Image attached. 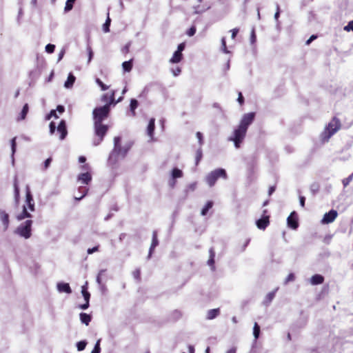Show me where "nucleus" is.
I'll return each mask as SVG.
<instances>
[{"label": "nucleus", "instance_id": "20e7f679", "mask_svg": "<svg viewBox=\"0 0 353 353\" xmlns=\"http://www.w3.org/2000/svg\"><path fill=\"white\" fill-rule=\"evenodd\" d=\"M247 130H248L246 128L240 126L239 125L238 128L236 130H234V136L233 137H231L230 140L234 141V145L236 148H239L240 147V144L241 143V142L243 141L245 137Z\"/></svg>", "mask_w": 353, "mask_h": 353}, {"label": "nucleus", "instance_id": "39448f33", "mask_svg": "<svg viewBox=\"0 0 353 353\" xmlns=\"http://www.w3.org/2000/svg\"><path fill=\"white\" fill-rule=\"evenodd\" d=\"M32 221L27 220L24 223L20 225L17 229V233L25 239H28L31 236V226Z\"/></svg>", "mask_w": 353, "mask_h": 353}, {"label": "nucleus", "instance_id": "a211bd4d", "mask_svg": "<svg viewBox=\"0 0 353 353\" xmlns=\"http://www.w3.org/2000/svg\"><path fill=\"white\" fill-rule=\"evenodd\" d=\"M155 129V119L152 118L149 121V123L147 128L148 134L152 138L153 137L154 131Z\"/></svg>", "mask_w": 353, "mask_h": 353}, {"label": "nucleus", "instance_id": "a878e982", "mask_svg": "<svg viewBox=\"0 0 353 353\" xmlns=\"http://www.w3.org/2000/svg\"><path fill=\"white\" fill-rule=\"evenodd\" d=\"M213 206V202L212 201H209L206 203V204L205 205V206L202 208L201 210V215L203 216H205L209 210L211 209Z\"/></svg>", "mask_w": 353, "mask_h": 353}, {"label": "nucleus", "instance_id": "5fc2aeb1", "mask_svg": "<svg viewBox=\"0 0 353 353\" xmlns=\"http://www.w3.org/2000/svg\"><path fill=\"white\" fill-rule=\"evenodd\" d=\"M237 101L241 105H242L244 103V98L241 92H239Z\"/></svg>", "mask_w": 353, "mask_h": 353}, {"label": "nucleus", "instance_id": "2eb2a0df", "mask_svg": "<svg viewBox=\"0 0 353 353\" xmlns=\"http://www.w3.org/2000/svg\"><path fill=\"white\" fill-rule=\"evenodd\" d=\"M324 282V277L321 274H314L310 279V283L312 285H320Z\"/></svg>", "mask_w": 353, "mask_h": 353}, {"label": "nucleus", "instance_id": "864d4df0", "mask_svg": "<svg viewBox=\"0 0 353 353\" xmlns=\"http://www.w3.org/2000/svg\"><path fill=\"white\" fill-rule=\"evenodd\" d=\"M52 162V159L50 157L47 159L43 163V170L48 169Z\"/></svg>", "mask_w": 353, "mask_h": 353}, {"label": "nucleus", "instance_id": "e433bc0d", "mask_svg": "<svg viewBox=\"0 0 353 353\" xmlns=\"http://www.w3.org/2000/svg\"><path fill=\"white\" fill-rule=\"evenodd\" d=\"M30 216H31V215L27 211V209L26 208V207H23V210L22 213L18 216V219L19 220H22V219H23L25 218H29Z\"/></svg>", "mask_w": 353, "mask_h": 353}, {"label": "nucleus", "instance_id": "ea45409f", "mask_svg": "<svg viewBox=\"0 0 353 353\" xmlns=\"http://www.w3.org/2000/svg\"><path fill=\"white\" fill-rule=\"evenodd\" d=\"M132 276L137 281H140L141 279V270L140 269H136L132 272Z\"/></svg>", "mask_w": 353, "mask_h": 353}, {"label": "nucleus", "instance_id": "5701e85b", "mask_svg": "<svg viewBox=\"0 0 353 353\" xmlns=\"http://www.w3.org/2000/svg\"><path fill=\"white\" fill-rule=\"evenodd\" d=\"M220 314V310L219 308L212 309L208 311L207 313V319L209 320H212L218 316Z\"/></svg>", "mask_w": 353, "mask_h": 353}, {"label": "nucleus", "instance_id": "b1692460", "mask_svg": "<svg viewBox=\"0 0 353 353\" xmlns=\"http://www.w3.org/2000/svg\"><path fill=\"white\" fill-rule=\"evenodd\" d=\"M92 317L90 314H88L86 313H81L80 314V320L82 323L85 324L86 325H88L90 322L91 321Z\"/></svg>", "mask_w": 353, "mask_h": 353}, {"label": "nucleus", "instance_id": "4468645a", "mask_svg": "<svg viewBox=\"0 0 353 353\" xmlns=\"http://www.w3.org/2000/svg\"><path fill=\"white\" fill-rule=\"evenodd\" d=\"M0 220L3 225L4 230H7L9 225V215L5 211H0Z\"/></svg>", "mask_w": 353, "mask_h": 353}, {"label": "nucleus", "instance_id": "6e6552de", "mask_svg": "<svg viewBox=\"0 0 353 353\" xmlns=\"http://www.w3.org/2000/svg\"><path fill=\"white\" fill-rule=\"evenodd\" d=\"M287 223L289 228L296 230L299 227L298 216L296 212L290 213L287 219Z\"/></svg>", "mask_w": 353, "mask_h": 353}, {"label": "nucleus", "instance_id": "69168bd1", "mask_svg": "<svg viewBox=\"0 0 353 353\" xmlns=\"http://www.w3.org/2000/svg\"><path fill=\"white\" fill-rule=\"evenodd\" d=\"M255 41H256V34H255V31L253 29L251 32V42L253 43L255 42Z\"/></svg>", "mask_w": 353, "mask_h": 353}, {"label": "nucleus", "instance_id": "774afa93", "mask_svg": "<svg viewBox=\"0 0 353 353\" xmlns=\"http://www.w3.org/2000/svg\"><path fill=\"white\" fill-rule=\"evenodd\" d=\"M209 254H210V258H214L215 257V252L214 250V248H211L210 250H209Z\"/></svg>", "mask_w": 353, "mask_h": 353}, {"label": "nucleus", "instance_id": "0e129e2a", "mask_svg": "<svg viewBox=\"0 0 353 353\" xmlns=\"http://www.w3.org/2000/svg\"><path fill=\"white\" fill-rule=\"evenodd\" d=\"M181 72V69L179 67H177L175 70H172L173 74L174 76H178Z\"/></svg>", "mask_w": 353, "mask_h": 353}, {"label": "nucleus", "instance_id": "a18cd8bd", "mask_svg": "<svg viewBox=\"0 0 353 353\" xmlns=\"http://www.w3.org/2000/svg\"><path fill=\"white\" fill-rule=\"evenodd\" d=\"M55 49V46L51 43H49L46 45V51L48 53H52L54 52Z\"/></svg>", "mask_w": 353, "mask_h": 353}, {"label": "nucleus", "instance_id": "f8f14e48", "mask_svg": "<svg viewBox=\"0 0 353 353\" xmlns=\"http://www.w3.org/2000/svg\"><path fill=\"white\" fill-rule=\"evenodd\" d=\"M26 203L31 211L34 210V203L32 195L31 194L30 188L28 185L26 186Z\"/></svg>", "mask_w": 353, "mask_h": 353}, {"label": "nucleus", "instance_id": "c85d7f7f", "mask_svg": "<svg viewBox=\"0 0 353 353\" xmlns=\"http://www.w3.org/2000/svg\"><path fill=\"white\" fill-rule=\"evenodd\" d=\"M81 293L85 301H89L90 298V294L88 291L86 285L81 287Z\"/></svg>", "mask_w": 353, "mask_h": 353}, {"label": "nucleus", "instance_id": "7ed1b4c3", "mask_svg": "<svg viewBox=\"0 0 353 353\" xmlns=\"http://www.w3.org/2000/svg\"><path fill=\"white\" fill-rule=\"evenodd\" d=\"M219 178H223L224 179L228 178L226 171L223 168H217L210 172L206 176L205 181L210 187H212Z\"/></svg>", "mask_w": 353, "mask_h": 353}, {"label": "nucleus", "instance_id": "de8ad7c7", "mask_svg": "<svg viewBox=\"0 0 353 353\" xmlns=\"http://www.w3.org/2000/svg\"><path fill=\"white\" fill-rule=\"evenodd\" d=\"M196 136L198 139V141H199V143L200 145V147L202 146V145L203 144V134L201 132H197L196 134Z\"/></svg>", "mask_w": 353, "mask_h": 353}, {"label": "nucleus", "instance_id": "aec40b11", "mask_svg": "<svg viewBox=\"0 0 353 353\" xmlns=\"http://www.w3.org/2000/svg\"><path fill=\"white\" fill-rule=\"evenodd\" d=\"M121 138L119 137H116L114 139V150L113 152L116 154H119L121 152V145L120 144Z\"/></svg>", "mask_w": 353, "mask_h": 353}, {"label": "nucleus", "instance_id": "393cba45", "mask_svg": "<svg viewBox=\"0 0 353 353\" xmlns=\"http://www.w3.org/2000/svg\"><path fill=\"white\" fill-rule=\"evenodd\" d=\"M88 190L89 189L85 186L79 187V192L80 193V196H74V199L78 201L81 200L88 194Z\"/></svg>", "mask_w": 353, "mask_h": 353}, {"label": "nucleus", "instance_id": "49530a36", "mask_svg": "<svg viewBox=\"0 0 353 353\" xmlns=\"http://www.w3.org/2000/svg\"><path fill=\"white\" fill-rule=\"evenodd\" d=\"M196 28L194 26H192L186 32L189 37H192L196 33Z\"/></svg>", "mask_w": 353, "mask_h": 353}, {"label": "nucleus", "instance_id": "338daca9", "mask_svg": "<svg viewBox=\"0 0 353 353\" xmlns=\"http://www.w3.org/2000/svg\"><path fill=\"white\" fill-rule=\"evenodd\" d=\"M89 307V301H85L84 304H82L79 307L82 310H86Z\"/></svg>", "mask_w": 353, "mask_h": 353}, {"label": "nucleus", "instance_id": "f704fd0d", "mask_svg": "<svg viewBox=\"0 0 353 353\" xmlns=\"http://www.w3.org/2000/svg\"><path fill=\"white\" fill-rule=\"evenodd\" d=\"M172 176L173 179L180 178L183 176V172L178 168H174L172 172Z\"/></svg>", "mask_w": 353, "mask_h": 353}, {"label": "nucleus", "instance_id": "052dcab7", "mask_svg": "<svg viewBox=\"0 0 353 353\" xmlns=\"http://www.w3.org/2000/svg\"><path fill=\"white\" fill-rule=\"evenodd\" d=\"M317 38V36L316 35H312L305 42V44L306 45H310L311 43V42L312 41H314V39H316Z\"/></svg>", "mask_w": 353, "mask_h": 353}, {"label": "nucleus", "instance_id": "3c124183", "mask_svg": "<svg viewBox=\"0 0 353 353\" xmlns=\"http://www.w3.org/2000/svg\"><path fill=\"white\" fill-rule=\"evenodd\" d=\"M295 279V276L293 273H290L288 275L287 278L285 279V283H288L290 281H293Z\"/></svg>", "mask_w": 353, "mask_h": 353}, {"label": "nucleus", "instance_id": "e2e57ef3", "mask_svg": "<svg viewBox=\"0 0 353 353\" xmlns=\"http://www.w3.org/2000/svg\"><path fill=\"white\" fill-rule=\"evenodd\" d=\"M232 32V39H235L236 34H238L239 32V29L238 28H234L231 30Z\"/></svg>", "mask_w": 353, "mask_h": 353}, {"label": "nucleus", "instance_id": "603ef678", "mask_svg": "<svg viewBox=\"0 0 353 353\" xmlns=\"http://www.w3.org/2000/svg\"><path fill=\"white\" fill-rule=\"evenodd\" d=\"M130 43H128L127 44L123 46V48L121 49V52L123 54H128L130 52Z\"/></svg>", "mask_w": 353, "mask_h": 353}, {"label": "nucleus", "instance_id": "a19ab883", "mask_svg": "<svg viewBox=\"0 0 353 353\" xmlns=\"http://www.w3.org/2000/svg\"><path fill=\"white\" fill-rule=\"evenodd\" d=\"M96 83L99 86H100L101 89L103 91L109 88V86L104 84L103 81L99 78L96 79Z\"/></svg>", "mask_w": 353, "mask_h": 353}, {"label": "nucleus", "instance_id": "72a5a7b5", "mask_svg": "<svg viewBox=\"0 0 353 353\" xmlns=\"http://www.w3.org/2000/svg\"><path fill=\"white\" fill-rule=\"evenodd\" d=\"M275 296V292H269L266 296H265V301H264V303L265 304H269L272 300L274 298Z\"/></svg>", "mask_w": 353, "mask_h": 353}, {"label": "nucleus", "instance_id": "680f3d73", "mask_svg": "<svg viewBox=\"0 0 353 353\" xmlns=\"http://www.w3.org/2000/svg\"><path fill=\"white\" fill-rule=\"evenodd\" d=\"M299 202H300V205L302 208H304L305 207V197L303 196H299Z\"/></svg>", "mask_w": 353, "mask_h": 353}, {"label": "nucleus", "instance_id": "f03ea898", "mask_svg": "<svg viewBox=\"0 0 353 353\" xmlns=\"http://www.w3.org/2000/svg\"><path fill=\"white\" fill-rule=\"evenodd\" d=\"M341 128V121L336 117H334L328 124L325 125L323 131L321 134L322 142H328L330 139Z\"/></svg>", "mask_w": 353, "mask_h": 353}, {"label": "nucleus", "instance_id": "dca6fc26", "mask_svg": "<svg viewBox=\"0 0 353 353\" xmlns=\"http://www.w3.org/2000/svg\"><path fill=\"white\" fill-rule=\"evenodd\" d=\"M57 289L60 292H65L67 294L72 293L70 285L67 283H59L57 285Z\"/></svg>", "mask_w": 353, "mask_h": 353}, {"label": "nucleus", "instance_id": "09e8293b", "mask_svg": "<svg viewBox=\"0 0 353 353\" xmlns=\"http://www.w3.org/2000/svg\"><path fill=\"white\" fill-rule=\"evenodd\" d=\"M100 351V341H98L91 353H99Z\"/></svg>", "mask_w": 353, "mask_h": 353}, {"label": "nucleus", "instance_id": "f257e3e1", "mask_svg": "<svg viewBox=\"0 0 353 353\" xmlns=\"http://www.w3.org/2000/svg\"><path fill=\"white\" fill-rule=\"evenodd\" d=\"M110 108L108 105L97 107L92 111L93 127L94 138L93 145H99L103 141L109 130L110 125L104 123L110 115Z\"/></svg>", "mask_w": 353, "mask_h": 353}, {"label": "nucleus", "instance_id": "6ab92c4d", "mask_svg": "<svg viewBox=\"0 0 353 353\" xmlns=\"http://www.w3.org/2000/svg\"><path fill=\"white\" fill-rule=\"evenodd\" d=\"M183 54L180 52L175 51L173 54V56L170 59V62L172 63H179L183 59Z\"/></svg>", "mask_w": 353, "mask_h": 353}, {"label": "nucleus", "instance_id": "2f4dec72", "mask_svg": "<svg viewBox=\"0 0 353 353\" xmlns=\"http://www.w3.org/2000/svg\"><path fill=\"white\" fill-rule=\"evenodd\" d=\"M122 66H123L124 71L130 72L132 68V59L128 61H124L122 63Z\"/></svg>", "mask_w": 353, "mask_h": 353}, {"label": "nucleus", "instance_id": "412c9836", "mask_svg": "<svg viewBox=\"0 0 353 353\" xmlns=\"http://www.w3.org/2000/svg\"><path fill=\"white\" fill-rule=\"evenodd\" d=\"M28 111H29V105L28 103H26L23 105V109L21 110V113L19 114V116L17 117V120L18 121L24 120L27 116V114L28 113Z\"/></svg>", "mask_w": 353, "mask_h": 353}, {"label": "nucleus", "instance_id": "4c0bfd02", "mask_svg": "<svg viewBox=\"0 0 353 353\" xmlns=\"http://www.w3.org/2000/svg\"><path fill=\"white\" fill-rule=\"evenodd\" d=\"M253 334L255 339H257L260 334V327L257 323H255L253 327Z\"/></svg>", "mask_w": 353, "mask_h": 353}, {"label": "nucleus", "instance_id": "cd10ccee", "mask_svg": "<svg viewBox=\"0 0 353 353\" xmlns=\"http://www.w3.org/2000/svg\"><path fill=\"white\" fill-rule=\"evenodd\" d=\"M14 188L15 200L17 202H18L19 200V188L17 178H15L14 181Z\"/></svg>", "mask_w": 353, "mask_h": 353}, {"label": "nucleus", "instance_id": "7c9ffc66", "mask_svg": "<svg viewBox=\"0 0 353 353\" xmlns=\"http://www.w3.org/2000/svg\"><path fill=\"white\" fill-rule=\"evenodd\" d=\"M132 145V143H128L125 146H123V147L121 146V152L119 154H117L125 157L126 155V154L128 153V152L129 151V150L131 148Z\"/></svg>", "mask_w": 353, "mask_h": 353}, {"label": "nucleus", "instance_id": "bb28decb", "mask_svg": "<svg viewBox=\"0 0 353 353\" xmlns=\"http://www.w3.org/2000/svg\"><path fill=\"white\" fill-rule=\"evenodd\" d=\"M203 157V151L201 147L197 149L195 153V165H198Z\"/></svg>", "mask_w": 353, "mask_h": 353}, {"label": "nucleus", "instance_id": "8fccbe9b", "mask_svg": "<svg viewBox=\"0 0 353 353\" xmlns=\"http://www.w3.org/2000/svg\"><path fill=\"white\" fill-rule=\"evenodd\" d=\"M221 44H222V50H223V51L225 53H226V54L229 53L230 52L228 50V48L226 46V42H225V38H223L221 39Z\"/></svg>", "mask_w": 353, "mask_h": 353}, {"label": "nucleus", "instance_id": "423d86ee", "mask_svg": "<svg viewBox=\"0 0 353 353\" xmlns=\"http://www.w3.org/2000/svg\"><path fill=\"white\" fill-rule=\"evenodd\" d=\"M101 101L105 103V105H108V107L110 108V105L112 104H116L119 101L121 100V99H119L117 101H115V91L112 90L111 92L103 94L101 98Z\"/></svg>", "mask_w": 353, "mask_h": 353}, {"label": "nucleus", "instance_id": "9d476101", "mask_svg": "<svg viewBox=\"0 0 353 353\" xmlns=\"http://www.w3.org/2000/svg\"><path fill=\"white\" fill-rule=\"evenodd\" d=\"M257 228L264 230L270 225V216H262V217L256 221Z\"/></svg>", "mask_w": 353, "mask_h": 353}, {"label": "nucleus", "instance_id": "37998d69", "mask_svg": "<svg viewBox=\"0 0 353 353\" xmlns=\"http://www.w3.org/2000/svg\"><path fill=\"white\" fill-rule=\"evenodd\" d=\"M87 343L85 341H81L77 343V347L79 351L83 350L86 347Z\"/></svg>", "mask_w": 353, "mask_h": 353}, {"label": "nucleus", "instance_id": "9b49d317", "mask_svg": "<svg viewBox=\"0 0 353 353\" xmlns=\"http://www.w3.org/2000/svg\"><path fill=\"white\" fill-rule=\"evenodd\" d=\"M57 132L60 133L59 138L61 140H63L65 138L68 134V131L66 129V124L64 120H61L57 127Z\"/></svg>", "mask_w": 353, "mask_h": 353}, {"label": "nucleus", "instance_id": "58836bf2", "mask_svg": "<svg viewBox=\"0 0 353 353\" xmlns=\"http://www.w3.org/2000/svg\"><path fill=\"white\" fill-rule=\"evenodd\" d=\"M110 23H111V19H110L109 17H108L105 23L103 24V30L105 32H110Z\"/></svg>", "mask_w": 353, "mask_h": 353}, {"label": "nucleus", "instance_id": "1a4fd4ad", "mask_svg": "<svg viewBox=\"0 0 353 353\" xmlns=\"http://www.w3.org/2000/svg\"><path fill=\"white\" fill-rule=\"evenodd\" d=\"M338 216V213L335 210H331L325 213L321 220L323 224H328L332 223Z\"/></svg>", "mask_w": 353, "mask_h": 353}, {"label": "nucleus", "instance_id": "c9c22d12", "mask_svg": "<svg viewBox=\"0 0 353 353\" xmlns=\"http://www.w3.org/2000/svg\"><path fill=\"white\" fill-rule=\"evenodd\" d=\"M75 1L76 0H67L64 8L65 12H68L72 9Z\"/></svg>", "mask_w": 353, "mask_h": 353}, {"label": "nucleus", "instance_id": "79ce46f5", "mask_svg": "<svg viewBox=\"0 0 353 353\" xmlns=\"http://www.w3.org/2000/svg\"><path fill=\"white\" fill-rule=\"evenodd\" d=\"M352 179H353V173L352 174H350L348 177L343 179L342 183H343V186L347 187L350 184V183L352 181Z\"/></svg>", "mask_w": 353, "mask_h": 353}, {"label": "nucleus", "instance_id": "c756f323", "mask_svg": "<svg viewBox=\"0 0 353 353\" xmlns=\"http://www.w3.org/2000/svg\"><path fill=\"white\" fill-rule=\"evenodd\" d=\"M138 105H139V103H138L137 100H136L134 99H131L130 108V111L132 112V114L133 116L135 115V110L138 107Z\"/></svg>", "mask_w": 353, "mask_h": 353}, {"label": "nucleus", "instance_id": "4d7b16f0", "mask_svg": "<svg viewBox=\"0 0 353 353\" xmlns=\"http://www.w3.org/2000/svg\"><path fill=\"white\" fill-rule=\"evenodd\" d=\"M185 48V43H181L178 46L176 51L182 53V52L184 50Z\"/></svg>", "mask_w": 353, "mask_h": 353}, {"label": "nucleus", "instance_id": "bf43d9fd", "mask_svg": "<svg viewBox=\"0 0 353 353\" xmlns=\"http://www.w3.org/2000/svg\"><path fill=\"white\" fill-rule=\"evenodd\" d=\"M49 128H50V132L51 134H53L55 130H56L55 123L54 122H51L50 123Z\"/></svg>", "mask_w": 353, "mask_h": 353}, {"label": "nucleus", "instance_id": "4be33fe9", "mask_svg": "<svg viewBox=\"0 0 353 353\" xmlns=\"http://www.w3.org/2000/svg\"><path fill=\"white\" fill-rule=\"evenodd\" d=\"M76 77L74 76V74L72 73H70L66 81L65 82V87L67 88H72L74 83Z\"/></svg>", "mask_w": 353, "mask_h": 353}, {"label": "nucleus", "instance_id": "f3484780", "mask_svg": "<svg viewBox=\"0 0 353 353\" xmlns=\"http://www.w3.org/2000/svg\"><path fill=\"white\" fill-rule=\"evenodd\" d=\"M158 245H159V241H158V238H157V231H154L152 232V243H151V245H150V248L149 256L152 254L154 249Z\"/></svg>", "mask_w": 353, "mask_h": 353}, {"label": "nucleus", "instance_id": "473e14b6", "mask_svg": "<svg viewBox=\"0 0 353 353\" xmlns=\"http://www.w3.org/2000/svg\"><path fill=\"white\" fill-rule=\"evenodd\" d=\"M310 192L313 195H315L317 192H319L320 190V185L318 183H314L310 185Z\"/></svg>", "mask_w": 353, "mask_h": 353}, {"label": "nucleus", "instance_id": "13d9d810", "mask_svg": "<svg viewBox=\"0 0 353 353\" xmlns=\"http://www.w3.org/2000/svg\"><path fill=\"white\" fill-rule=\"evenodd\" d=\"M52 117H54L55 118H58V116L56 113V110H52L50 111V113L47 116V119H50Z\"/></svg>", "mask_w": 353, "mask_h": 353}, {"label": "nucleus", "instance_id": "ddd939ff", "mask_svg": "<svg viewBox=\"0 0 353 353\" xmlns=\"http://www.w3.org/2000/svg\"><path fill=\"white\" fill-rule=\"evenodd\" d=\"M78 179L82 182V183L88 185L92 181V175L90 172H87L81 173L79 175Z\"/></svg>", "mask_w": 353, "mask_h": 353}, {"label": "nucleus", "instance_id": "c03bdc74", "mask_svg": "<svg viewBox=\"0 0 353 353\" xmlns=\"http://www.w3.org/2000/svg\"><path fill=\"white\" fill-rule=\"evenodd\" d=\"M343 30L346 32H353V20L350 21L347 26H344Z\"/></svg>", "mask_w": 353, "mask_h": 353}, {"label": "nucleus", "instance_id": "6e6d98bb", "mask_svg": "<svg viewBox=\"0 0 353 353\" xmlns=\"http://www.w3.org/2000/svg\"><path fill=\"white\" fill-rule=\"evenodd\" d=\"M99 245H97L92 248H88L87 251L88 254H91L95 252H97L99 250Z\"/></svg>", "mask_w": 353, "mask_h": 353}, {"label": "nucleus", "instance_id": "0eeeda50", "mask_svg": "<svg viewBox=\"0 0 353 353\" xmlns=\"http://www.w3.org/2000/svg\"><path fill=\"white\" fill-rule=\"evenodd\" d=\"M254 117V112H249L245 114L240 121L239 125L248 130L249 125L253 122Z\"/></svg>", "mask_w": 353, "mask_h": 353}]
</instances>
